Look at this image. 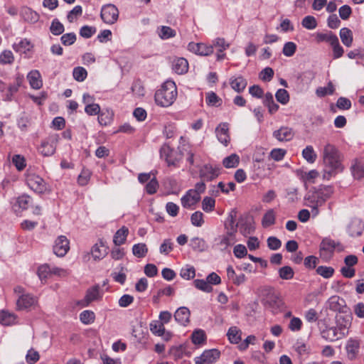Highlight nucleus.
Instances as JSON below:
<instances>
[{"instance_id":"46","label":"nucleus","mask_w":364,"mask_h":364,"mask_svg":"<svg viewBox=\"0 0 364 364\" xmlns=\"http://www.w3.org/2000/svg\"><path fill=\"white\" fill-rule=\"evenodd\" d=\"M95 316L94 312L92 311H89V310L83 311L80 314V319L81 322L85 324H90V323H93L95 321Z\"/></svg>"},{"instance_id":"14","label":"nucleus","mask_w":364,"mask_h":364,"mask_svg":"<svg viewBox=\"0 0 364 364\" xmlns=\"http://www.w3.org/2000/svg\"><path fill=\"white\" fill-rule=\"evenodd\" d=\"M213 48H217L216 59L218 61H221L225 58L226 55L223 53L224 50L230 47V43H228L223 38H216L213 41Z\"/></svg>"},{"instance_id":"28","label":"nucleus","mask_w":364,"mask_h":364,"mask_svg":"<svg viewBox=\"0 0 364 364\" xmlns=\"http://www.w3.org/2000/svg\"><path fill=\"white\" fill-rule=\"evenodd\" d=\"M129 234V230L127 227L123 226L119 229L114 235L113 242L116 246H120L124 244Z\"/></svg>"},{"instance_id":"61","label":"nucleus","mask_w":364,"mask_h":364,"mask_svg":"<svg viewBox=\"0 0 364 364\" xmlns=\"http://www.w3.org/2000/svg\"><path fill=\"white\" fill-rule=\"evenodd\" d=\"M259 78L266 82H269L274 76V70L269 67H267L259 73Z\"/></svg>"},{"instance_id":"25","label":"nucleus","mask_w":364,"mask_h":364,"mask_svg":"<svg viewBox=\"0 0 364 364\" xmlns=\"http://www.w3.org/2000/svg\"><path fill=\"white\" fill-rule=\"evenodd\" d=\"M91 254L95 260L103 259L107 254V248L100 242L93 245L91 250Z\"/></svg>"},{"instance_id":"47","label":"nucleus","mask_w":364,"mask_h":364,"mask_svg":"<svg viewBox=\"0 0 364 364\" xmlns=\"http://www.w3.org/2000/svg\"><path fill=\"white\" fill-rule=\"evenodd\" d=\"M321 198L326 202L333 195L334 191L333 188L331 186H323L318 189H316Z\"/></svg>"},{"instance_id":"31","label":"nucleus","mask_w":364,"mask_h":364,"mask_svg":"<svg viewBox=\"0 0 364 364\" xmlns=\"http://www.w3.org/2000/svg\"><path fill=\"white\" fill-rule=\"evenodd\" d=\"M114 113L112 109H105L100 112L98 114V122L101 125L106 126L111 123L112 121Z\"/></svg>"},{"instance_id":"52","label":"nucleus","mask_w":364,"mask_h":364,"mask_svg":"<svg viewBox=\"0 0 364 364\" xmlns=\"http://www.w3.org/2000/svg\"><path fill=\"white\" fill-rule=\"evenodd\" d=\"M277 100L282 105H286L289 101V95L284 89H279L275 95Z\"/></svg>"},{"instance_id":"58","label":"nucleus","mask_w":364,"mask_h":364,"mask_svg":"<svg viewBox=\"0 0 364 364\" xmlns=\"http://www.w3.org/2000/svg\"><path fill=\"white\" fill-rule=\"evenodd\" d=\"M302 26L309 30L315 28L317 26L316 18L311 16L304 17L301 22Z\"/></svg>"},{"instance_id":"8","label":"nucleus","mask_w":364,"mask_h":364,"mask_svg":"<svg viewBox=\"0 0 364 364\" xmlns=\"http://www.w3.org/2000/svg\"><path fill=\"white\" fill-rule=\"evenodd\" d=\"M262 301L264 305L274 306L279 301V296L275 289L271 287H264L261 289Z\"/></svg>"},{"instance_id":"22","label":"nucleus","mask_w":364,"mask_h":364,"mask_svg":"<svg viewBox=\"0 0 364 364\" xmlns=\"http://www.w3.org/2000/svg\"><path fill=\"white\" fill-rule=\"evenodd\" d=\"M216 135L218 141L227 146L230 141V136L228 134V124H220L215 129Z\"/></svg>"},{"instance_id":"13","label":"nucleus","mask_w":364,"mask_h":364,"mask_svg":"<svg viewBox=\"0 0 364 364\" xmlns=\"http://www.w3.org/2000/svg\"><path fill=\"white\" fill-rule=\"evenodd\" d=\"M200 177L203 181H213L216 178L220 173V169L216 167H213L210 164H205L199 171Z\"/></svg>"},{"instance_id":"15","label":"nucleus","mask_w":364,"mask_h":364,"mask_svg":"<svg viewBox=\"0 0 364 364\" xmlns=\"http://www.w3.org/2000/svg\"><path fill=\"white\" fill-rule=\"evenodd\" d=\"M231 223L232 224V230L228 231L227 235H223L220 238L218 245L223 249H225L228 246L233 245L236 242L235 232H236L237 225L234 227L232 218H231Z\"/></svg>"},{"instance_id":"17","label":"nucleus","mask_w":364,"mask_h":364,"mask_svg":"<svg viewBox=\"0 0 364 364\" xmlns=\"http://www.w3.org/2000/svg\"><path fill=\"white\" fill-rule=\"evenodd\" d=\"M191 312L187 307L182 306L178 308L175 314V320L183 326H186L190 321Z\"/></svg>"},{"instance_id":"26","label":"nucleus","mask_w":364,"mask_h":364,"mask_svg":"<svg viewBox=\"0 0 364 364\" xmlns=\"http://www.w3.org/2000/svg\"><path fill=\"white\" fill-rule=\"evenodd\" d=\"M360 347V343L357 340L350 339L348 341L346 349L348 358L350 360L355 358Z\"/></svg>"},{"instance_id":"7","label":"nucleus","mask_w":364,"mask_h":364,"mask_svg":"<svg viewBox=\"0 0 364 364\" xmlns=\"http://www.w3.org/2000/svg\"><path fill=\"white\" fill-rule=\"evenodd\" d=\"M26 183L29 188L36 193H43L47 190V186L44 180L35 173L27 174Z\"/></svg>"},{"instance_id":"49","label":"nucleus","mask_w":364,"mask_h":364,"mask_svg":"<svg viewBox=\"0 0 364 364\" xmlns=\"http://www.w3.org/2000/svg\"><path fill=\"white\" fill-rule=\"evenodd\" d=\"M316 273L323 278L328 279L333 275L334 269L331 267L319 266L316 269Z\"/></svg>"},{"instance_id":"42","label":"nucleus","mask_w":364,"mask_h":364,"mask_svg":"<svg viewBox=\"0 0 364 364\" xmlns=\"http://www.w3.org/2000/svg\"><path fill=\"white\" fill-rule=\"evenodd\" d=\"M16 203L20 208L25 210L33 203V199L28 195H22L17 198Z\"/></svg>"},{"instance_id":"11","label":"nucleus","mask_w":364,"mask_h":364,"mask_svg":"<svg viewBox=\"0 0 364 364\" xmlns=\"http://www.w3.org/2000/svg\"><path fill=\"white\" fill-rule=\"evenodd\" d=\"M70 250V242L64 235L59 236L55 241L53 252L58 257L65 256Z\"/></svg>"},{"instance_id":"30","label":"nucleus","mask_w":364,"mask_h":364,"mask_svg":"<svg viewBox=\"0 0 364 364\" xmlns=\"http://www.w3.org/2000/svg\"><path fill=\"white\" fill-rule=\"evenodd\" d=\"M328 307L334 311H341L344 307L345 301L338 296H331L328 301Z\"/></svg>"},{"instance_id":"2","label":"nucleus","mask_w":364,"mask_h":364,"mask_svg":"<svg viewBox=\"0 0 364 364\" xmlns=\"http://www.w3.org/2000/svg\"><path fill=\"white\" fill-rule=\"evenodd\" d=\"M177 97V88L175 82L171 80L166 81L155 93L156 103L163 107L171 106Z\"/></svg>"},{"instance_id":"4","label":"nucleus","mask_w":364,"mask_h":364,"mask_svg":"<svg viewBox=\"0 0 364 364\" xmlns=\"http://www.w3.org/2000/svg\"><path fill=\"white\" fill-rule=\"evenodd\" d=\"M59 141V135L53 134L42 141L38 150L44 156H50L54 154Z\"/></svg>"},{"instance_id":"54","label":"nucleus","mask_w":364,"mask_h":364,"mask_svg":"<svg viewBox=\"0 0 364 364\" xmlns=\"http://www.w3.org/2000/svg\"><path fill=\"white\" fill-rule=\"evenodd\" d=\"M14 60V57L11 50H5L0 55L1 64H11Z\"/></svg>"},{"instance_id":"43","label":"nucleus","mask_w":364,"mask_h":364,"mask_svg":"<svg viewBox=\"0 0 364 364\" xmlns=\"http://www.w3.org/2000/svg\"><path fill=\"white\" fill-rule=\"evenodd\" d=\"M52 267L48 264H43L38 269V275L42 281L52 275Z\"/></svg>"},{"instance_id":"6","label":"nucleus","mask_w":364,"mask_h":364,"mask_svg":"<svg viewBox=\"0 0 364 364\" xmlns=\"http://www.w3.org/2000/svg\"><path fill=\"white\" fill-rule=\"evenodd\" d=\"M100 16L105 23L113 24L119 17L118 9L112 4L105 5L102 7Z\"/></svg>"},{"instance_id":"48","label":"nucleus","mask_w":364,"mask_h":364,"mask_svg":"<svg viewBox=\"0 0 364 364\" xmlns=\"http://www.w3.org/2000/svg\"><path fill=\"white\" fill-rule=\"evenodd\" d=\"M82 14V9L81 6H75L68 14L67 16L68 21L70 23L74 22L77 19L79 16H80Z\"/></svg>"},{"instance_id":"10","label":"nucleus","mask_w":364,"mask_h":364,"mask_svg":"<svg viewBox=\"0 0 364 364\" xmlns=\"http://www.w3.org/2000/svg\"><path fill=\"white\" fill-rule=\"evenodd\" d=\"M220 353L217 349L205 350L200 356L195 358L196 364H213L220 358Z\"/></svg>"},{"instance_id":"1","label":"nucleus","mask_w":364,"mask_h":364,"mask_svg":"<svg viewBox=\"0 0 364 364\" xmlns=\"http://www.w3.org/2000/svg\"><path fill=\"white\" fill-rule=\"evenodd\" d=\"M322 159L324 165L323 179L329 181L332 177L343 171V156L335 145L331 143H326L324 145Z\"/></svg>"},{"instance_id":"33","label":"nucleus","mask_w":364,"mask_h":364,"mask_svg":"<svg viewBox=\"0 0 364 364\" xmlns=\"http://www.w3.org/2000/svg\"><path fill=\"white\" fill-rule=\"evenodd\" d=\"M16 316L9 311H1L0 312V323L4 326H9L16 323Z\"/></svg>"},{"instance_id":"50","label":"nucleus","mask_w":364,"mask_h":364,"mask_svg":"<svg viewBox=\"0 0 364 364\" xmlns=\"http://www.w3.org/2000/svg\"><path fill=\"white\" fill-rule=\"evenodd\" d=\"M334 92V87L331 82H329L326 87H320L316 89V93L318 97H324L326 95H332Z\"/></svg>"},{"instance_id":"41","label":"nucleus","mask_w":364,"mask_h":364,"mask_svg":"<svg viewBox=\"0 0 364 364\" xmlns=\"http://www.w3.org/2000/svg\"><path fill=\"white\" fill-rule=\"evenodd\" d=\"M303 157L311 164H313L316 161L317 155L314 151L313 146H307L302 151Z\"/></svg>"},{"instance_id":"27","label":"nucleus","mask_w":364,"mask_h":364,"mask_svg":"<svg viewBox=\"0 0 364 364\" xmlns=\"http://www.w3.org/2000/svg\"><path fill=\"white\" fill-rule=\"evenodd\" d=\"M336 247L335 242L331 240H323L320 245L321 257H326V255H331Z\"/></svg>"},{"instance_id":"40","label":"nucleus","mask_w":364,"mask_h":364,"mask_svg":"<svg viewBox=\"0 0 364 364\" xmlns=\"http://www.w3.org/2000/svg\"><path fill=\"white\" fill-rule=\"evenodd\" d=\"M274 223L275 213L273 209H270L264 215L262 220V225L263 227L267 228L274 224Z\"/></svg>"},{"instance_id":"12","label":"nucleus","mask_w":364,"mask_h":364,"mask_svg":"<svg viewBox=\"0 0 364 364\" xmlns=\"http://www.w3.org/2000/svg\"><path fill=\"white\" fill-rule=\"evenodd\" d=\"M188 50L197 55L208 56L213 53V46L203 43H190L188 46Z\"/></svg>"},{"instance_id":"35","label":"nucleus","mask_w":364,"mask_h":364,"mask_svg":"<svg viewBox=\"0 0 364 364\" xmlns=\"http://www.w3.org/2000/svg\"><path fill=\"white\" fill-rule=\"evenodd\" d=\"M351 171L355 178L360 179L364 178V165L361 162L355 160L351 166Z\"/></svg>"},{"instance_id":"53","label":"nucleus","mask_w":364,"mask_h":364,"mask_svg":"<svg viewBox=\"0 0 364 364\" xmlns=\"http://www.w3.org/2000/svg\"><path fill=\"white\" fill-rule=\"evenodd\" d=\"M73 75L75 80L82 82L86 78L87 73L84 68L77 67L74 68Z\"/></svg>"},{"instance_id":"32","label":"nucleus","mask_w":364,"mask_h":364,"mask_svg":"<svg viewBox=\"0 0 364 364\" xmlns=\"http://www.w3.org/2000/svg\"><path fill=\"white\" fill-rule=\"evenodd\" d=\"M21 15L26 21L35 23L38 19V14L28 7H24L21 11Z\"/></svg>"},{"instance_id":"51","label":"nucleus","mask_w":364,"mask_h":364,"mask_svg":"<svg viewBox=\"0 0 364 364\" xmlns=\"http://www.w3.org/2000/svg\"><path fill=\"white\" fill-rule=\"evenodd\" d=\"M195 287L205 292H210L213 290V287L210 285L207 280L204 279H196L194 280Z\"/></svg>"},{"instance_id":"16","label":"nucleus","mask_w":364,"mask_h":364,"mask_svg":"<svg viewBox=\"0 0 364 364\" xmlns=\"http://www.w3.org/2000/svg\"><path fill=\"white\" fill-rule=\"evenodd\" d=\"M37 303V299L31 294H22L17 300L16 304L18 309H26Z\"/></svg>"},{"instance_id":"29","label":"nucleus","mask_w":364,"mask_h":364,"mask_svg":"<svg viewBox=\"0 0 364 364\" xmlns=\"http://www.w3.org/2000/svg\"><path fill=\"white\" fill-rule=\"evenodd\" d=\"M13 48L16 52L21 53H26L27 52L31 50L33 48V45L30 41L25 38L21 40L18 43H15L13 45Z\"/></svg>"},{"instance_id":"19","label":"nucleus","mask_w":364,"mask_h":364,"mask_svg":"<svg viewBox=\"0 0 364 364\" xmlns=\"http://www.w3.org/2000/svg\"><path fill=\"white\" fill-rule=\"evenodd\" d=\"M200 199V196H198V194L193 191L189 190L186 195L181 198V200L182 205L186 208H188L196 205Z\"/></svg>"},{"instance_id":"37","label":"nucleus","mask_w":364,"mask_h":364,"mask_svg":"<svg viewBox=\"0 0 364 364\" xmlns=\"http://www.w3.org/2000/svg\"><path fill=\"white\" fill-rule=\"evenodd\" d=\"M240 162V157L236 154H232L225 157L223 161V166L227 168H235Z\"/></svg>"},{"instance_id":"38","label":"nucleus","mask_w":364,"mask_h":364,"mask_svg":"<svg viewBox=\"0 0 364 364\" xmlns=\"http://www.w3.org/2000/svg\"><path fill=\"white\" fill-rule=\"evenodd\" d=\"M227 336L232 343H238L241 340V332L235 326L229 328Z\"/></svg>"},{"instance_id":"56","label":"nucleus","mask_w":364,"mask_h":364,"mask_svg":"<svg viewBox=\"0 0 364 364\" xmlns=\"http://www.w3.org/2000/svg\"><path fill=\"white\" fill-rule=\"evenodd\" d=\"M50 32L53 35H60L64 31V26L57 19H54L50 28Z\"/></svg>"},{"instance_id":"5","label":"nucleus","mask_w":364,"mask_h":364,"mask_svg":"<svg viewBox=\"0 0 364 364\" xmlns=\"http://www.w3.org/2000/svg\"><path fill=\"white\" fill-rule=\"evenodd\" d=\"M324 200L316 190L309 191L305 197V205L311 208L314 216L318 214V207L324 204Z\"/></svg>"},{"instance_id":"18","label":"nucleus","mask_w":364,"mask_h":364,"mask_svg":"<svg viewBox=\"0 0 364 364\" xmlns=\"http://www.w3.org/2000/svg\"><path fill=\"white\" fill-rule=\"evenodd\" d=\"M230 85L237 92H242L247 87V80L242 75L232 76L230 78Z\"/></svg>"},{"instance_id":"55","label":"nucleus","mask_w":364,"mask_h":364,"mask_svg":"<svg viewBox=\"0 0 364 364\" xmlns=\"http://www.w3.org/2000/svg\"><path fill=\"white\" fill-rule=\"evenodd\" d=\"M296 50V45L294 42H287L282 50L283 54L287 57H291Z\"/></svg>"},{"instance_id":"39","label":"nucleus","mask_w":364,"mask_h":364,"mask_svg":"<svg viewBox=\"0 0 364 364\" xmlns=\"http://www.w3.org/2000/svg\"><path fill=\"white\" fill-rule=\"evenodd\" d=\"M158 33L161 39H168L176 36V31L169 26H162L159 28Z\"/></svg>"},{"instance_id":"34","label":"nucleus","mask_w":364,"mask_h":364,"mask_svg":"<svg viewBox=\"0 0 364 364\" xmlns=\"http://www.w3.org/2000/svg\"><path fill=\"white\" fill-rule=\"evenodd\" d=\"M340 37L342 43L347 47H350L353 43V33L348 28H343L340 30Z\"/></svg>"},{"instance_id":"64","label":"nucleus","mask_w":364,"mask_h":364,"mask_svg":"<svg viewBox=\"0 0 364 364\" xmlns=\"http://www.w3.org/2000/svg\"><path fill=\"white\" fill-rule=\"evenodd\" d=\"M203 214L200 211H196L191 215V223L196 227H200L203 223Z\"/></svg>"},{"instance_id":"3","label":"nucleus","mask_w":364,"mask_h":364,"mask_svg":"<svg viewBox=\"0 0 364 364\" xmlns=\"http://www.w3.org/2000/svg\"><path fill=\"white\" fill-rule=\"evenodd\" d=\"M160 156L168 166H176L183 159V153L180 149H173L165 144L160 149Z\"/></svg>"},{"instance_id":"44","label":"nucleus","mask_w":364,"mask_h":364,"mask_svg":"<svg viewBox=\"0 0 364 364\" xmlns=\"http://www.w3.org/2000/svg\"><path fill=\"white\" fill-rule=\"evenodd\" d=\"M180 275L185 279H193L196 276L195 268L192 266L186 265V267L181 268L180 271Z\"/></svg>"},{"instance_id":"21","label":"nucleus","mask_w":364,"mask_h":364,"mask_svg":"<svg viewBox=\"0 0 364 364\" xmlns=\"http://www.w3.org/2000/svg\"><path fill=\"white\" fill-rule=\"evenodd\" d=\"M28 80L31 87L33 89L38 90L43 85L41 75L38 70H31L27 75Z\"/></svg>"},{"instance_id":"60","label":"nucleus","mask_w":364,"mask_h":364,"mask_svg":"<svg viewBox=\"0 0 364 364\" xmlns=\"http://www.w3.org/2000/svg\"><path fill=\"white\" fill-rule=\"evenodd\" d=\"M215 200L210 197H205L202 202L203 210L205 212H210L214 209Z\"/></svg>"},{"instance_id":"20","label":"nucleus","mask_w":364,"mask_h":364,"mask_svg":"<svg viewBox=\"0 0 364 364\" xmlns=\"http://www.w3.org/2000/svg\"><path fill=\"white\" fill-rule=\"evenodd\" d=\"M364 230V223L358 218L351 220L348 226L349 235L352 237L360 236Z\"/></svg>"},{"instance_id":"45","label":"nucleus","mask_w":364,"mask_h":364,"mask_svg":"<svg viewBox=\"0 0 364 364\" xmlns=\"http://www.w3.org/2000/svg\"><path fill=\"white\" fill-rule=\"evenodd\" d=\"M164 324L163 323H161L159 321H152L149 326H150V331L151 333L156 336H161L163 334L165 328Z\"/></svg>"},{"instance_id":"24","label":"nucleus","mask_w":364,"mask_h":364,"mask_svg":"<svg viewBox=\"0 0 364 364\" xmlns=\"http://www.w3.org/2000/svg\"><path fill=\"white\" fill-rule=\"evenodd\" d=\"M172 68L173 71L179 75L187 73L188 70V63L183 58H178L173 61Z\"/></svg>"},{"instance_id":"23","label":"nucleus","mask_w":364,"mask_h":364,"mask_svg":"<svg viewBox=\"0 0 364 364\" xmlns=\"http://www.w3.org/2000/svg\"><path fill=\"white\" fill-rule=\"evenodd\" d=\"M273 136L279 141H287L293 138L294 133L290 128L281 127L279 129L274 132Z\"/></svg>"},{"instance_id":"62","label":"nucleus","mask_w":364,"mask_h":364,"mask_svg":"<svg viewBox=\"0 0 364 364\" xmlns=\"http://www.w3.org/2000/svg\"><path fill=\"white\" fill-rule=\"evenodd\" d=\"M268 247L272 250H277L282 246V242L277 237L271 236L267 240Z\"/></svg>"},{"instance_id":"63","label":"nucleus","mask_w":364,"mask_h":364,"mask_svg":"<svg viewBox=\"0 0 364 364\" xmlns=\"http://www.w3.org/2000/svg\"><path fill=\"white\" fill-rule=\"evenodd\" d=\"M126 269V268L123 266L121 267V271L118 273L117 272H113L112 274V277L113 278V279L116 282H118L121 284H124L125 281H126V279H127V276L125 274V273L124 272Z\"/></svg>"},{"instance_id":"9","label":"nucleus","mask_w":364,"mask_h":364,"mask_svg":"<svg viewBox=\"0 0 364 364\" xmlns=\"http://www.w3.org/2000/svg\"><path fill=\"white\" fill-rule=\"evenodd\" d=\"M102 297V294L100 292V287L96 285L88 289L87 290L85 298L79 301L77 304L82 307H85L94 301L100 300Z\"/></svg>"},{"instance_id":"36","label":"nucleus","mask_w":364,"mask_h":364,"mask_svg":"<svg viewBox=\"0 0 364 364\" xmlns=\"http://www.w3.org/2000/svg\"><path fill=\"white\" fill-rule=\"evenodd\" d=\"M148 252V247L145 243H138L132 247L133 255L138 258L144 257Z\"/></svg>"},{"instance_id":"57","label":"nucleus","mask_w":364,"mask_h":364,"mask_svg":"<svg viewBox=\"0 0 364 364\" xmlns=\"http://www.w3.org/2000/svg\"><path fill=\"white\" fill-rule=\"evenodd\" d=\"M279 277L283 279H290L294 277V271L291 267L284 266L279 270Z\"/></svg>"},{"instance_id":"59","label":"nucleus","mask_w":364,"mask_h":364,"mask_svg":"<svg viewBox=\"0 0 364 364\" xmlns=\"http://www.w3.org/2000/svg\"><path fill=\"white\" fill-rule=\"evenodd\" d=\"M191 338L193 343L201 344L205 338V332L203 330H196L192 333Z\"/></svg>"}]
</instances>
